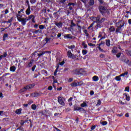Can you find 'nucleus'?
Masks as SVG:
<instances>
[{"label": "nucleus", "instance_id": "obj_1", "mask_svg": "<svg viewBox=\"0 0 131 131\" xmlns=\"http://www.w3.org/2000/svg\"><path fill=\"white\" fill-rule=\"evenodd\" d=\"M98 10L102 16L110 15V10L108 9V4L107 3H104L102 5L99 6Z\"/></svg>", "mask_w": 131, "mask_h": 131}, {"label": "nucleus", "instance_id": "obj_2", "mask_svg": "<svg viewBox=\"0 0 131 131\" xmlns=\"http://www.w3.org/2000/svg\"><path fill=\"white\" fill-rule=\"evenodd\" d=\"M115 24L116 27H117L116 30V34H118V33H121V32H122V29L121 28L124 26V24H125V23L124 21H122V20H120L117 22Z\"/></svg>", "mask_w": 131, "mask_h": 131}, {"label": "nucleus", "instance_id": "obj_3", "mask_svg": "<svg viewBox=\"0 0 131 131\" xmlns=\"http://www.w3.org/2000/svg\"><path fill=\"white\" fill-rule=\"evenodd\" d=\"M74 75H83V70L82 69H76L72 71Z\"/></svg>", "mask_w": 131, "mask_h": 131}, {"label": "nucleus", "instance_id": "obj_4", "mask_svg": "<svg viewBox=\"0 0 131 131\" xmlns=\"http://www.w3.org/2000/svg\"><path fill=\"white\" fill-rule=\"evenodd\" d=\"M30 19H31V17L30 16L28 17V18H18V21H19V22H21L23 26H25V25H26V22H27V21H29Z\"/></svg>", "mask_w": 131, "mask_h": 131}, {"label": "nucleus", "instance_id": "obj_5", "mask_svg": "<svg viewBox=\"0 0 131 131\" xmlns=\"http://www.w3.org/2000/svg\"><path fill=\"white\" fill-rule=\"evenodd\" d=\"M58 99V102L59 104L61 105V106H65V102H64V98L63 97H61L60 96H58L57 97Z\"/></svg>", "mask_w": 131, "mask_h": 131}, {"label": "nucleus", "instance_id": "obj_6", "mask_svg": "<svg viewBox=\"0 0 131 131\" xmlns=\"http://www.w3.org/2000/svg\"><path fill=\"white\" fill-rule=\"evenodd\" d=\"M41 95H42V93L34 92V93H31L30 94V96L32 98H36L37 97H39V96H41Z\"/></svg>", "mask_w": 131, "mask_h": 131}, {"label": "nucleus", "instance_id": "obj_7", "mask_svg": "<svg viewBox=\"0 0 131 131\" xmlns=\"http://www.w3.org/2000/svg\"><path fill=\"white\" fill-rule=\"evenodd\" d=\"M67 55L68 58H71L72 59H75L76 58V56H75L74 54H73L72 53H71V50H69L67 52Z\"/></svg>", "mask_w": 131, "mask_h": 131}, {"label": "nucleus", "instance_id": "obj_8", "mask_svg": "<svg viewBox=\"0 0 131 131\" xmlns=\"http://www.w3.org/2000/svg\"><path fill=\"white\" fill-rule=\"evenodd\" d=\"M34 86H35V84L33 83L27 85L25 86V88L26 89V90L27 91V90H31V89H33Z\"/></svg>", "mask_w": 131, "mask_h": 131}, {"label": "nucleus", "instance_id": "obj_9", "mask_svg": "<svg viewBox=\"0 0 131 131\" xmlns=\"http://www.w3.org/2000/svg\"><path fill=\"white\" fill-rule=\"evenodd\" d=\"M33 62H34V60L32 59L26 65V68H30L31 67H32V65L33 64Z\"/></svg>", "mask_w": 131, "mask_h": 131}, {"label": "nucleus", "instance_id": "obj_10", "mask_svg": "<svg viewBox=\"0 0 131 131\" xmlns=\"http://www.w3.org/2000/svg\"><path fill=\"white\" fill-rule=\"evenodd\" d=\"M84 108L78 106H74V111H84Z\"/></svg>", "mask_w": 131, "mask_h": 131}, {"label": "nucleus", "instance_id": "obj_11", "mask_svg": "<svg viewBox=\"0 0 131 131\" xmlns=\"http://www.w3.org/2000/svg\"><path fill=\"white\" fill-rule=\"evenodd\" d=\"M55 25L58 27V28H62V26H63V24L62 23V21H59V23H55Z\"/></svg>", "mask_w": 131, "mask_h": 131}, {"label": "nucleus", "instance_id": "obj_12", "mask_svg": "<svg viewBox=\"0 0 131 131\" xmlns=\"http://www.w3.org/2000/svg\"><path fill=\"white\" fill-rule=\"evenodd\" d=\"M47 53H51V52L49 51H42L41 52V53H37V56H38L37 59L38 60V58H39V57H41L42 55H45V54H46Z\"/></svg>", "mask_w": 131, "mask_h": 131}, {"label": "nucleus", "instance_id": "obj_13", "mask_svg": "<svg viewBox=\"0 0 131 131\" xmlns=\"http://www.w3.org/2000/svg\"><path fill=\"white\" fill-rule=\"evenodd\" d=\"M48 112H49V111L44 110L41 112V114L46 117H48Z\"/></svg>", "mask_w": 131, "mask_h": 131}, {"label": "nucleus", "instance_id": "obj_14", "mask_svg": "<svg viewBox=\"0 0 131 131\" xmlns=\"http://www.w3.org/2000/svg\"><path fill=\"white\" fill-rule=\"evenodd\" d=\"M77 26L78 28V32L79 33H81V29H84V26L81 28V26L78 25V24H77Z\"/></svg>", "mask_w": 131, "mask_h": 131}, {"label": "nucleus", "instance_id": "obj_15", "mask_svg": "<svg viewBox=\"0 0 131 131\" xmlns=\"http://www.w3.org/2000/svg\"><path fill=\"white\" fill-rule=\"evenodd\" d=\"M55 67H56V69L55 70L54 74V75L55 76H56V75H57V72H58V70H59V67H60V66L57 64Z\"/></svg>", "mask_w": 131, "mask_h": 131}, {"label": "nucleus", "instance_id": "obj_16", "mask_svg": "<svg viewBox=\"0 0 131 131\" xmlns=\"http://www.w3.org/2000/svg\"><path fill=\"white\" fill-rule=\"evenodd\" d=\"M31 13V10H30V7H28L26 11V15L29 16V15H30Z\"/></svg>", "mask_w": 131, "mask_h": 131}, {"label": "nucleus", "instance_id": "obj_17", "mask_svg": "<svg viewBox=\"0 0 131 131\" xmlns=\"http://www.w3.org/2000/svg\"><path fill=\"white\" fill-rule=\"evenodd\" d=\"M28 17H31V19H32V22L33 23H35V16H34V15H30V16H29Z\"/></svg>", "mask_w": 131, "mask_h": 131}, {"label": "nucleus", "instance_id": "obj_18", "mask_svg": "<svg viewBox=\"0 0 131 131\" xmlns=\"http://www.w3.org/2000/svg\"><path fill=\"white\" fill-rule=\"evenodd\" d=\"M10 71L11 72H15L16 71V67L12 66L10 68Z\"/></svg>", "mask_w": 131, "mask_h": 131}, {"label": "nucleus", "instance_id": "obj_19", "mask_svg": "<svg viewBox=\"0 0 131 131\" xmlns=\"http://www.w3.org/2000/svg\"><path fill=\"white\" fill-rule=\"evenodd\" d=\"M124 96L126 97V101H130V97H129V95H128L127 94L124 93Z\"/></svg>", "mask_w": 131, "mask_h": 131}, {"label": "nucleus", "instance_id": "obj_20", "mask_svg": "<svg viewBox=\"0 0 131 131\" xmlns=\"http://www.w3.org/2000/svg\"><path fill=\"white\" fill-rule=\"evenodd\" d=\"M108 30L110 32H115V28L113 26H111L109 29Z\"/></svg>", "mask_w": 131, "mask_h": 131}, {"label": "nucleus", "instance_id": "obj_21", "mask_svg": "<svg viewBox=\"0 0 131 131\" xmlns=\"http://www.w3.org/2000/svg\"><path fill=\"white\" fill-rule=\"evenodd\" d=\"M65 37L66 38L69 39H72V36H71V35L70 34H67L65 36H64V38H65Z\"/></svg>", "mask_w": 131, "mask_h": 131}, {"label": "nucleus", "instance_id": "obj_22", "mask_svg": "<svg viewBox=\"0 0 131 131\" xmlns=\"http://www.w3.org/2000/svg\"><path fill=\"white\" fill-rule=\"evenodd\" d=\"M22 108H19L16 110L15 113L16 114L20 115L21 113Z\"/></svg>", "mask_w": 131, "mask_h": 131}, {"label": "nucleus", "instance_id": "obj_23", "mask_svg": "<svg viewBox=\"0 0 131 131\" xmlns=\"http://www.w3.org/2000/svg\"><path fill=\"white\" fill-rule=\"evenodd\" d=\"M34 34H37L38 33H42V31L40 29H38L34 32Z\"/></svg>", "mask_w": 131, "mask_h": 131}, {"label": "nucleus", "instance_id": "obj_24", "mask_svg": "<svg viewBox=\"0 0 131 131\" xmlns=\"http://www.w3.org/2000/svg\"><path fill=\"white\" fill-rule=\"evenodd\" d=\"M92 79L93 81H98V80H99V77L97 76H94L93 77Z\"/></svg>", "mask_w": 131, "mask_h": 131}, {"label": "nucleus", "instance_id": "obj_25", "mask_svg": "<svg viewBox=\"0 0 131 131\" xmlns=\"http://www.w3.org/2000/svg\"><path fill=\"white\" fill-rule=\"evenodd\" d=\"M105 45L107 46V47H110L111 45L110 44V39H106L105 40Z\"/></svg>", "mask_w": 131, "mask_h": 131}, {"label": "nucleus", "instance_id": "obj_26", "mask_svg": "<svg viewBox=\"0 0 131 131\" xmlns=\"http://www.w3.org/2000/svg\"><path fill=\"white\" fill-rule=\"evenodd\" d=\"M74 26H76V25L75 24H74L73 23V20H72L71 21L70 28H71V29H73V28Z\"/></svg>", "mask_w": 131, "mask_h": 131}, {"label": "nucleus", "instance_id": "obj_27", "mask_svg": "<svg viewBox=\"0 0 131 131\" xmlns=\"http://www.w3.org/2000/svg\"><path fill=\"white\" fill-rule=\"evenodd\" d=\"M71 85L72 88H74V86L75 88H76V86H78L77 82H74L71 84Z\"/></svg>", "mask_w": 131, "mask_h": 131}, {"label": "nucleus", "instance_id": "obj_28", "mask_svg": "<svg viewBox=\"0 0 131 131\" xmlns=\"http://www.w3.org/2000/svg\"><path fill=\"white\" fill-rule=\"evenodd\" d=\"M128 74V72L126 71L124 73H122L120 75V76L121 77L122 76H123V77H124V76H125V75H127Z\"/></svg>", "mask_w": 131, "mask_h": 131}, {"label": "nucleus", "instance_id": "obj_29", "mask_svg": "<svg viewBox=\"0 0 131 131\" xmlns=\"http://www.w3.org/2000/svg\"><path fill=\"white\" fill-rule=\"evenodd\" d=\"M80 106L81 107L84 108V107H88V104H86V102H83L82 103L80 104Z\"/></svg>", "mask_w": 131, "mask_h": 131}, {"label": "nucleus", "instance_id": "obj_30", "mask_svg": "<svg viewBox=\"0 0 131 131\" xmlns=\"http://www.w3.org/2000/svg\"><path fill=\"white\" fill-rule=\"evenodd\" d=\"M82 46H83V49H86V48H88V45L85 44V41H83L82 42Z\"/></svg>", "mask_w": 131, "mask_h": 131}, {"label": "nucleus", "instance_id": "obj_31", "mask_svg": "<svg viewBox=\"0 0 131 131\" xmlns=\"http://www.w3.org/2000/svg\"><path fill=\"white\" fill-rule=\"evenodd\" d=\"M77 84L78 86H81V85H83V82L81 81L79 82H77Z\"/></svg>", "mask_w": 131, "mask_h": 131}, {"label": "nucleus", "instance_id": "obj_32", "mask_svg": "<svg viewBox=\"0 0 131 131\" xmlns=\"http://www.w3.org/2000/svg\"><path fill=\"white\" fill-rule=\"evenodd\" d=\"M120 75L116 76L115 79L117 81H120L121 80V78H120Z\"/></svg>", "mask_w": 131, "mask_h": 131}, {"label": "nucleus", "instance_id": "obj_33", "mask_svg": "<svg viewBox=\"0 0 131 131\" xmlns=\"http://www.w3.org/2000/svg\"><path fill=\"white\" fill-rule=\"evenodd\" d=\"M94 4H95L94 0H90V2H89L90 6H94Z\"/></svg>", "mask_w": 131, "mask_h": 131}, {"label": "nucleus", "instance_id": "obj_34", "mask_svg": "<svg viewBox=\"0 0 131 131\" xmlns=\"http://www.w3.org/2000/svg\"><path fill=\"white\" fill-rule=\"evenodd\" d=\"M7 37H8V34L5 33L3 35V41H5L6 40V38H7Z\"/></svg>", "mask_w": 131, "mask_h": 131}, {"label": "nucleus", "instance_id": "obj_35", "mask_svg": "<svg viewBox=\"0 0 131 131\" xmlns=\"http://www.w3.org/2000/svg\"><path fill=\"white\" fill-rule=\"evenodd\" d=\"M26 88L24 87L19 90V93H24V92H26Z\"/></svg>", "mask_w": 131, "mask_h": 131}, {"label": "nucleus", "instance_id": "obj_36", "mask_svg": "<svg viewBox=\"0 0 131 131\" xmlns=\"http://www.w3.org/2000/svg\"><path fill=\"white\" fill-rule=\"evenodd\" d=\"M98 49H99V51L101 52V53H106V51L102 49V48H101V47L98 46Z\"/></svg>", "mask_w": 131, "mask_h": 131}, {"label": "nucleus", "instance_id": "obj_37", "mask_svg": "<svg viewBox=\"0 0 131 131\" xmlns=\"http://www.w3.org/2000/svg\"><path fill=\"white\" fill-rule=\"evenodd\" d=\"M126 53L128 56H130V57H131V50H126Z\"/></svg>", "mask_w": 131, "mask_h": 131}, {"label": "nucleus", "instance_id": "obj_38", "mask_svg": "<svg viewBox=\"0 0 131 131\" xmlns=\"http://www.w3.org/2000/svg\"><path fill=\"white\" fill-rule=\"evenodd\" d=\"M105 21V18H102L101 19H99V24H101V23H104Z\"/></svg>", "mask_w": 131, "mask_h": 131}, {"label": "nucleus", "instance_id": "obj_39", "mask_svg": "<svg viewBox=\"0 0 131 131\" xmlns=\"http://www.w3.org/2000/svg\"><path fill=\"white\" fill-rule=\"evenodd\" d=\"M83 32L85 34L86 36L89 37L90 36V34L88 33V30H84Z\"/></svg>", "mask_w": 131, "mask_h": 131}, {"label": "nucleus", "instance_id": "obj_40", "mask_svg": "<svg viewBox=\"0 0 131 131\" xmlns=\"http://www.w3.org/2000/svg\"><path fill=\"white\" fill-rule=\"evenodd\" d=\"M71 6L74 7V6H75V3H69L68 4V7H71Z\"/></svg>", "mask_w": 131, "mask_h": 131}, {"label": "nucleus", "instance_id": "obj_41", "mask_svg": "<svg viewBox=\"0 0 131 131\" xmlns=\"http://www.w3.org/2000/svg\"><path fill=\"white\" fill-rule=\"evenodd\" d=\"M31 108L33 110H36V105L35 104H32L31 105Z\"/></svg>", "mask_w": 131, "mask_h": 131}, {"label": "nucleus", "instance_id": "obj_42", "mask_svg": "<svg viewBox=\"0 0 131 131\" xmlns=\"http://www.w3.org/2000/svg\"><path fill=\"white\" fill-rule=\"evenodd\" d=\"M82 55H86V54H88V50H83L82 51Z\"/></svg>", "mask_w": 131, "mask_h": 131}, {"label": "nucleus", "instance_id": "obj_43", "mask_svg": "<svg viewBox=\"0 0 131 131\" xmlns=\"http://www.w3.org/2000/svg\"><path fill=\"white\" fill-rule=\"evenodd\" d=\"M13 20H14V17H12L10 19H9L8 21H7V23H12Z\"/></svg>", "mask_w": 131, "mask_h": 131}, {"label": "nucleus", "instance_id": "obj_44", "mask_svg": "<svg viewBox=\"0 0 131 131\" xmlns=\"http://www.w3.org/2000/svg\"><path fill=\"white\" fill-rule=\"evenodd\" d=\"M96 22L97 24H99V22H100V17L98 16L97 17H96Z\"/></svg>", "mask_w": 131, "mask_h": 131}, {"label": "nucleus", "instance_id": "obj_45", "mask_svg": "<svg viewBox=\"0 0 131 131\" xmlns=\"http://www.w3.org/2000/svg\"><path fill=\"white\" fill-rule=\"evenodd\" d=\"M96 126H97V125H92V126L91 127V131L94 130V129H95V128H96Z\"/></svg>", "mask_w": 131, "mask_h": 131}, {"label": "nucleus", "instance_id": "obj_46", "mask_svg": "<svg viewBox=\"0 0 131 131\" xmlns=\"http://www.w3.org/2000/svg\"><path fill=\"white\" fill-rule=\"evenodd\" d=\"M39 30H41L42 29H45V26L42 25H39Z\"/></svg>", "mask_w": 131, "mask_h": 131}, {"label": "nucleus", "instance_id": "obj_47", "mask_svg": "<svg viewBox=\"0 0 131 131\" xmlns=\"http://www.w3.org/2000/svg\"><path fill=\"white\" fill-rule=\"evenodd\" d=\"M50 41H51V38L46 37L45 38V41H46V43H48V42Z\"/></svg>", "mask_w": 131, "mask_h": 131}, {"label": "nucleus", "instance_id": "obj_48", "mask_svg": "<svg viewBox=\"0 0 131 131\" xmlns=\"http://www.w3.org/2000/svg\"><path fill=\"white\" fill-rule=\"evenodd\" d=\"M75 48V46L74 45H71V46L68 47V49H70V50H72Z\"/></svg>", "mask_w": 131, "mask_h": 131}, {"label": "nucleus", "instance_id": "obj_49", "mask_svg": "<svg viewBox=\"0 0 131 131\" xmlns=\"http://www.w3.org/2000/svg\"><path fill=\"white\" fill-rule=\"evenodd\" d=\"M124 92H129V86H127L125 88Z\"/></svg>", "mask_w": 131, "mask_h": 131}, {"label": "nucleus", "instance_id": "obj_50", "mask_svg": "<svg viewBox=\"0 0 131 131\" xmlns=\"http://www.w3.org/2000/svg\"><path fill=\"white\" fill-rule=\"evenodd\" d=\"M26 3L28 6V8H30V4H29V1L28 0L26 1Z\"/></svg>", "mask_w": 131, "mask_h": 131}, {"label": "nucleus", "instance_id": "obj_51", "mask_svg": "<svg viewBox=\"0 0 131 131\" xmlns=\"http://www.w3.org/2000/svg\"><path fill=\"white\" fill-rule=\"evenodd\" d=\"M20 125H24V123H25V121L23 120H21L20 121Z\"/></svg>", "mask_w": 131, "mask_h": 131}, {"label": "nucleus", "instance_id": "obj_52", "mask_svg": "<svg viewBox=\"0 0 131 131\" xmlns=\"http://www.w3.org/2000/svg\"><path fill=\"white\" fill-rule=\"evenodd\" d=\"M30 2L31 4H35L36 3V0H30Z\"/></svg>", "mask_w": 131, "mask_h": 131}, {"label": "nucleus", "instance_id": "obj_53", "mask_svg": "<svg viewBox=\"0 0 131 131\" xmlns=\"http://www.w3.org/2000/svg\"><path fill=\"white\" fill-rule=\"evenodd\" d=\"M42 72H43L44 74H46V75H48V71H46V70H42Z\"/></svg>", "mask_w": 131, "mask_h": 131}, {"label": "nucleus", "instance_id": "obj_54", "mask_svg": "<svg viewBox=\"0 0 131 131\" xmlns=\"http://www.w3.org/2000/svg\"><path fill=\"white\" fill-rule=\"evenodd\" d=\"M88 45L89 47H95L96 46V45L93 44V43H88Z\"/></svg>", "mask_w": 131, "mask_h": 131}, {"label": "nucleus", "instance_id": "obj_55", "mask_svg": "<svg viewBox=\"0 0 131 131\" xmlns=\"http://www.w3.org/2000/svg\"><path fill=\"white\" fill-rule=\"evenodd\" d=\"M35 68H36V65H34L32 68V71H34V70H35Z\"/></svg>", "mask_w": 131, "mask_h": 131}, {"label": "nucleus", "instance_id": "obj_56", "mask_svg": "<svg viewBox=\"0 0 131 131\" xmlns=\"http://www.w3.org/2000/svg\"><path fill=\"white\" fill-rule=\"evenodd\" d=\"M112 53H113V54H116V53H117V51L115 49H113L112 50Z\"/></svg>", "mask_w": 131, "mask_h": 131}, {"label": "nucleus", "instance_id": "obj_57", "mask_svg": "<svg viewBox=\"0 0 131 131\" xmlns=\"http://www.w3.org/2000/svg\"><path fill=\"white\" fill-rule=\"evenodd\" d=\"M121 55V53H118L117 55H116V57L117 58H120V56Z\"/></svg>", "mask_w": 131, "mask_h": 131}, {"label": "nucleus", "instance_id": "obj_58", "mask_svg": "<svg viewBox=\"0 0 131 131\" xmlns=\"http://www.w3.org/2000/svg\"><path fill=\"white\" fill-rule=\"evenodd\" d=\"M119 103L120 105H125V103L122 102V101L120 100L119 101Z\"/></svg>", "mask_w": 131, "mask_h": 131}, {"label": "nucleus", "instance_id": "obj_59", "mask_svg": "<svg viewBox=\"0 0 131 131\" xmlns=\"http://www.w3.org/2000/svg\"><path fill=\"white\" fill-rule=\"evenodd\" d=\"M100 58H105V54H101L99 55Z\"/></svg>", "mask_w": 131, "mask_h": 131}, {"label": "nucleus", "instance_id": "obj_60", "mask_svg": "<svg viewBox=\"0 0 131 131\" xmlns=\"http://www.w3.org/2000/svg\"><path fill=\"white\" fill-rule=\"evenodd\" d=\"M97 28H101V27H102V25L100 24H97Z\"/></svg>", "mask_w": 131, "mask_h": 131}, {"label": "nucleus", "instance_id": "obj_61", "mask_svg": "<svg viewBox=\"0 0 131 131\" xmlns=\"http://www.w3.org/2000/svg\"><path fill=\"white\" fill-rule=\"evenodd\" d=\"M94 94H95V92H94V91H91L90 92V94L91 96H93L94 95Z\"/></svg>", "mask_w": 131, "mask_h": 131}, {"label": "nucleus", "instance_id": "obj_62", "mask_svg": "<svg viewBox=\"0 0 131 131\" xmlns=\"http://www.w3.org/2000/svg\"><path fill=\"white\" fill-rule=\"evenodd\" d=\"M29 120H28V118H27V119L25 121V123H29Z\"/></svg>", "mask_w": 131, "mask_h": 131}, {"label": "nucleus", "instance_id": "obj_63", "mask_svg": "<svg viewBox=\"0 0 131 131\" xmlns=\"http://www.w3.org/2000/svg\"><path fill=\"white\" fill-rule=\"evenodd\" d=\"M48 90L49 91H52V90H53V86H49L48 88Z\"/></svg>", "mask_w": 131, "mask_h": 131}, {"label": "nucleus", "instance_id": "obj_64", "mask_svg": "<svg viewBox=\"0 0 131 131\" xmlns=\"http://www.w3.org/2000/svg\"><path fill=\"white\" fill-rule=\"evenodd\" d=\"M53 128H55V129H56V131H61L60 129L58 128L56 126H54Z\"/></svg>", "mask_w": 131, "mask_h": 131}]
</instances>
